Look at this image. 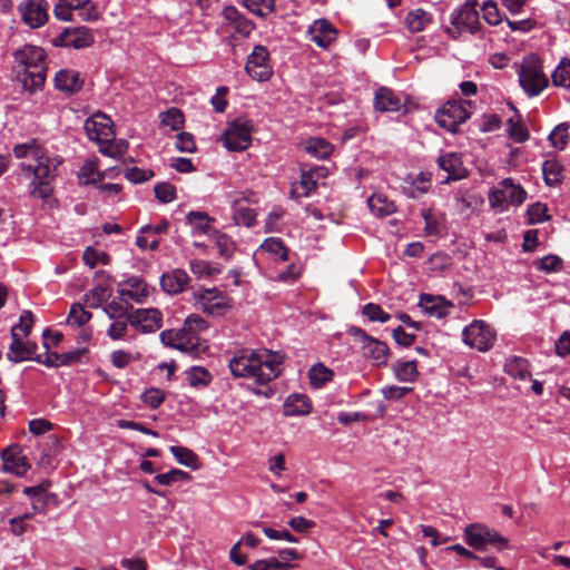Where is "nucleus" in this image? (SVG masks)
Returning a JSON list of instances; mask_svg holds the SVG:
<instances>
[{
    "instance_id": "f257e3e1",
    "label": "nucleus",
    "mask_w": 570,
    "mask_h": 570,
    "mask_svg": "<svg viewBox=\"0 0 570 570\" xmlns=\"http://www.w3.org/2000/svg\"><path fill=\"white\" fill-rule=\"evenodd\" d=\"M283 361V355L266 348H240L229 360L228 367L234 377L252 379L265 385L281 375Z\"/></svg>"
},
{
    "instance_id": "f03ea898",
    "label": "nucleus",
    "mask_w": 570,
    "mask_h": 570,
    "mask_svg": "<svg viewBox=\"0 0 570 570\" xmlns=\"http://www.w3.org/2000/svg\"><path fill=\"white\" fill-rule=\"evenodd\" d=\"M16 59L22 71H19V77L23 88L30 92L41 89L46 80V52L42 48L37 46H24L16 53Z\"/></svg>"
},
{
    "instance_id": "7ed1b4c3",
    "label": "nucleus",
    "mask_w": 570,
    "mask_h": 570,
    "mask_svg": "<svg viewBox=\"0 0 570 570\" xmlns=\"http://www.w3.org/2000/svg\"><path fill=\"white\" fill-rule=\"evenodd\" d=\"M519 83L529 97L540 95L548 87V78L542 71L541 61L535 55L523 57L518 67Z\"/></svg>"
},
{
    "instance_id": "20e7f679",
    "label": "nucleus",
    "mask_w": 570,
    "mask_h": 570,
    "mask_svg": "<svg viewBox=\"0 0 570 570\" xmlns=\"http://www.w3.org/2000/svg\"><path fill=\"white\" fill-rule=\"evenodd\" d=\"M37 166L21 165L22 170H28L33 175V179L29 185V193L32 197L47 199L52 194L51 180L53 178V170L60 164L43 155V159H36Z\"/></svg>"
},
{
    "instance_id": "39448f33",
    "label": "nucleus",
    "mask_w": 570,
    "mask_h": 570,
    "mask_svg": "<svg viewBox=\"0 0 570 570\" xmlns=\"http://www.w3.org/2000/svg\"><path fill=\"white\" fill-rule=\"evenodd\" d=\"M463 538L474 550H484L488 546H493L501 551L508 547L507 538L481 523L468 524L464 528Z\"/></svg>"
},
{
    "instance_id": "423d86ee",
    "label": "nucleus",
    "mask_w": 570,
    "mask_h": 570,
    "mask_svg": "<svg viewBox=\"0 0 570 570\" xmlns=\"http://www.w3.org/2000/svg\"><path fill=\"white\" fill-rule=\"evenodd\" d=\"M470 106L471 101L449 100L436 110L435 121L441 128L454 134L459 126L471 117L468 110Z\"/></svg>"
},
{
    "instance_id": "0eeeda50",
    "label": "nucleus",
    "mask_w": 570,
    "mask_h": 570,
    "mask_svg": "<svg viewBox=\"0 0 570 570\" xmlns=\"http://www.w3.org/2000/svg\"><path fill=\"white\" fill-rule=\"evenodd\" d=\"M347 334L361 344L363 355L371 360L374 365H386L390 348L384 342L370 336L363 328L354 325L348 327Z\"/></svg>"
},
{
    "instance_id": "6e6552de",
    "label": "nucleus",
    "mask_w": 570,
    "mask_h": 570,
    "mask_svg": "<svg viewBox=\"0 0 570 570\" xmlns=\"http://www.w3.org/2000/svg\"><path fill=\"white\" fill-rule=\"evenodd\" d=\"M527 198V191L513 183L512 178H504L489 193V203L493 208L507 209L510 205H521Z\"/></svg>"
},
{
    "instance_id": "1a4fd4ad",
    "label": "nucleus",
    "mask_w": 570,
    "mask_h": 570,
    "mask_svg": "<svg viewBox=\"0 0 570 570\" xmlns=\"http://www.w3.org/2000/svg\"><path fill=\"white\" fill-rule=\"evenodd\" d=\"M252 124L244 118H236L228 124L223 134L225 147L230 151H243L252 141Z\"/></svg>"
},
{
    "instance_id": "9d476101",
    "label": "nucleus",
    "mask_w": 570,
    "mask_h": 570,
    "mask_svg": "<svg viewBox=\"0 0 570 570\" xmlns=\"http://www.w3.org/2000/svg\"><path fill=\"white\" fill-rule=\"evenodd\" d=\"M462 336L466 345L480 352L489 351L495 341L494 331L482 320L473 321L463 330Z\"/></svg>"
},
{
    "instance_id": "9b49d317",
    "label": "nucleus",
    "mask_w": 570,
    "mask_h": 570,
    "mask_svg": "<svg viewBox=\"0 0 570 570\" xmlns=\"http://www.w3.org/2000/svg\"><path fill=\"white\" fill-rule=\"evenodd\" d=\"M194 297L202 311L208 315H223L232 306L227 295L216 287L200 288L195 292Z\"/></svg>"
},
{
    "instance_id": "f8f14e48",
    "label": "nucleus",
    "mask_w": 570,
    "mask_h": 570,
    "mask_svg": "<svg viewBox=\"0 0 570 570\" xmlns=\"http://www.w3.org/2000/svg\"><path fill=\"white\" fill-rule=\"evenodd\" d=\"M246 72L257 81H266L271 78L273 70L269 62V52L266 47L257 45L247 57L245 65Z\"/></svg>"
},
{
    "instance_id": "ddd939ff",
    "label": "nucleus",
    "mask_w": 570,
    "mask_h": 570,
    "mask_svg": "<svg viewBox=\"0 0 570 570\" xmlns=\"http://www.w3.org/2000/svg\"><path fill=\"white\" fill-rule=\"evenodd\" d=\"M127 321L135 330L148 334L163 326V314L158 308H137L128 314Z\"/></svg>"
},
{
    "instance_id": "4468645a",
    "label": "nucleus",
    "mask_w": 570,
    "mask_h": 570,
    "mask_svg": "<svg viewBox=\"0 0 570 570\" xmlns=\"http://www.w3.org/2000/svg\"><path fill=\"white\" fill-rule=\"evenodd\" d=\"M18 10L22 21L32 29L40 28L48 20V2L46 0H23Z\"/></svg>"
},
{
    "instance_id": "2eb2a0df",
    "label": "nucleus",
    "mask_w": 570,
    "mask_h": 570,
    "mask_svg": "<svg viewBox=\"0 0 570 570\" xmlns=\"http://www.w3.org/2000/svg\"><path fill=\"white\" fill-rule=\"evenodd\" d=\"M83 129L87 134V137L98 145L115 134L112 120L102 112H97L94 116L87 118L83 124Z\"/></svg>"
},
{
    "instance_id": "dca6fc26",
    "label": "nucleus",
    "mask_w": 570,
    "mask_h": 570,
    "mask_svg": "<svg viewBox=\"0 0 570 570\" xmlns=\"http://www.w3.org/2000/svg\"><path fill=\"white\" fill-rule=\"evenodd\" d=\"M475 6L476 1L466 2L459 10H455L451 14V24L459 31L466 30L471 33H476L481 28V23Z\"/></svg>"
},
{
    "instance_id": "f3484780",
    "label": "nucleus",
    "mask_w": 570,
    "mask_h": 570,
    "mask_svg": "<svg viewBox=\"0 0 570 570\" xmlns=\"http://www.w3.org/2000/svg\"><path fill=\"white\" fill-rule=\"evenodd\" d=\"M56 47L87 48L94 43V36L87 27L66 28L52 40Z\"/></svg>"
},
{
    "instance_id": "a211bd4d",
    "label": "nucleus",
    "mask_w": 570,
    "mask_h": 570,
    "mask_svg": "<svg viewBox=\"0 0 570 570\" xmlns=\"http://www.w3.org/2000/svg\"><path fill=\"white\" fill-rule=\"evenodd\" d=\"M87 353V348H75L65 353L47 352L46 356L38 354L33 361L41 363L48 367L69 366L81 361V357Z\"/></svg>"
},
{
    "instance_id": "6ab92c4d",
    "label": "nucleus",
    "mask_w": 570,
    "mask_h": 570,
    "mask_svg": "<svg viewBox=\"0 0 570 570\" xmlns=\"http://www.w3.org/2000/svg\"><path fill=\"white\" fill-rule=\"evenodd\" d=\"M438 166L448 173V176L444 180H442V184L460 180L468 177L469 175L468 169L463 166L461 155L456 153H448L441 155L438 158Z\"/></svg>"
},
{
    "instance_id": "aec40b11",
    "label": "nucleus",
    "mask_w": 570,
    "mask_h": 570,
    "mask_svg": "<svg viewBox=\"0 0 570 570\" xmlns=\"http://www.w3.org/2000/svg\"><path fill=\"white\" fill-rule=\"evenodd\" d=\"M3 468L6 471L22 476L30 469V463L19 445H12L2 451L1 454Z\"/></svg>"
},
{
    "instance_id": "412c9836",
    "label": "nucleus",
    "mask_w": 570,
    "mask_h": 570,
    "mask_svg": "<svg viewBox=\"0 0 570 570\" xmlns=\"http://www.w3.org/2000/svg\"><path fill=\"white\" fill-rule=\"evenodd\" d=\"M311 40L318 47L327 49L336 39V29L325 19L316 20L308 30Z\"/></svg>"
},
{
    "instance_id": "4be33fe9",
    "label": "nucleus",
    "mask_w": 570,
    "mask_h": 570,
    "mask_svg": "<svg viewBox=\"0 0 570 570\" xmlns=\"http://www.w3.org/2000/svg\"><path fill=\"white\" fill-rule=\"evenodd\" d=\"M419 306L429 316L443 318L449 314L452 303L446 302L442 296H433L431 294H421Z\"/></svg>"
},
{
    "instance_id": "5701e85b",
    "label": "nucleus",
    "mask_w": 570,
    "mask_h": 570,
    "mask_svg": "<svg viewBox=\"0 0 570 570\" xmlns=\"http://www.w3.org/2000/svg\"><path fill=\"white\" fill-rule=\"evenodd\" d=\"M160 342L166 345L179 350L181 352H188L196 350V343H193L187 336L184 327L178 330H166L159 334Z\"/></svg>"
},
{
    "instance_id": "b1692460",
    "label": "nucleus",
    "mask_w": 570,
    "mask_h": 570,
    "mask_svg": "<svg viewBox=\"0 0 570 570\" xmlns=\"http://www.w3.org/2000/svg\"><path fill=\"white\" fill-rule=\"evenodd\" d=\"M55 86L58 90L71 95L81 90L83 80L78 71L61 69L56 73Z\"/></svg>"
},
{
    "instance_id": "393cba45",
    "label": "nucleus",
    "mask_w": 570,
    "mask_h": 570,
    "mask_svg": "<svg viewBox=\"0 0 570 570\" xmlns=\"http://www.w3.org/2000/svg\"><path fill=\"white\" fill-rule=\"evenodd\" d=\"M189 281L184 269H174L171 273L163 274L160 278L161 288L168 294L181 293Z\"/></svg>"
},
{
    "instance_id": "a878e982",
    "label": "nucleus",
    "mask_w": 570,
    "mask_h": 570,
    "mask_svg": "<svg viewBox=\"0 0 570 570\" xmlns=\"http://www.w3.org/2000/svg\"><path fill=\"white\" fill-rule=\"evenodd\" d=\"M402 104L400 98L387 87H381L376 90L374 97V107L381 112L397 111Z\"/></svg>"
},
{
    "instance_id": "bb28decb",
    "label": "nucleus",
    "mask_w": 570,
    "mask_h": 570,
    "mask_svg": "<svg viewBox=\"0 0 570 570\" xmlns=\"http://www.w3.org/2000/svg\"><path fill=\"white\" fill-rule=\"evenodd\" d=\"M283 409L286 416L307 415L312 411V404L304 394H291L286 397Z\"/></svg>"
},
{
    "instance_id": "cd10ccee",
    "label": "nucleus",
    "mask_w": 570,
    "mask_h": 570,
    "mask_svg": "<svg viewBox=\"0 0 570 570\" xmlns=\"http://www.w3.org/2000/svg\"><path fill=\"white\" fill-rule=\"evenodd\" d=\"M125 284L128 288H119V295L121 297H128L136 303H142L148 295L146 283L137 276H131L125 281Z\"/></svg>"
},
{
    "instance_id": "c85d7f7f",
    "label": "nucleus",
    "mask_w": 570,
    "mask_h": 570,
    "mask_svg": "<svg viewBox=\"0 0 570 570\" xmlns=\"http://www.w3.org/2000/svg\"><path fill=\"white\" fill-rule=\"evenodd\" d=\"M27 338L28 337L20 335V333H17L16 328H11V344L7 353L9 361L13 363L28 361Z\"/></svg>"
},
{
    "instance_id": "c756f323",
    "label": "nucleus",
    "mask_w": 570,
    "mask_h": 570,
    "mask_svg": "<svg viewBox=\"0 0 570 570\" xmlns=\"http://www.w3.org/2000/svg\"><path fill=\"white\" fill-rule=\"evenodd\" d=\"M563 170L564 168L558 159L551 158L544 160L542 164L544 183L550 187L560 185L563 179Z\"/></svg>"
},
{
    "instance_id": "7c9ffc66",
    "label": "nucleus",
    "mask_w": 570,
    "mask_h": 570,
    "mask_svg": "<svg viewBox=\"0 0 570 570\" xmlns=\"http://www.w3.org/2000/svg\"><path fill=\"white\" fill-rule=\"evenodd\" d=\"M504 372L508 375L520 380H527L531 376L530 364L528 360L520 356H511L507 358L504 363Z\"/></svg>"
},
{
    "instance_id": "2f4dec72",
    "label": "nucleus",
    "mask_w": 570,
    "mask_h": 570,
    "mask_svg": "<svg viewBox=\"0 0 570 570\" xmlns=\"http://www.w3.org/2000/svg\"><path fill=\"white\" fill-rule=\"evenodd\" d=\"M116 135L112 134L111 137L107 140H102L101 144H99V151L111 158H120L122 157L127 150H128V142L125 139H116Z\"/></svg>"
},
{
    "instance_id": "473e14b6",
    "label": "nucleus",
    "mask_w": 570,
    "mask_h": 570,
    "mask_svg": "<svg viewBox=\"0 0 570 570\" xmlns=\"http://www.w3.org/2000/svg\"><path fill=\"white\" fill-rule=\"evenodd\" d=\"M393 373L400 382H414L419 376L416 361H396L392 365Z\"/></svg>"
},
{
    "instance_id": "72a5a7b5",
    "label": "nucleus",
    "mask_w": 570,
    "mask_h": 570,
    "mask_svg": "<svg viewBox=\"0 0 570 570\" xmlns=\"http://www.w3.org/2000/svg\"><path fill=\"white\" fill-rule=\"evenodd\" d=\"M367 205L371 212L379 217H385L396 212L395 204L382 194L372 195L367 199Z\"/></svg>"
},
{
    "instance_id": "f704fd0d",
    "label": "nucleus",
    "mask_w": 570,
    "mask_h": 570,
    "mask_svg": "<svg viewBox=\"0 0 570 570\" xmlns=\"http://www.w3.org/2000/svg\"><path fill=\"white\" fill-rule=\"evenodd\" d=\"M186 220L193 228V235H205L210 233V223L214 218L205 212H189Z\"/></svg>"
},
{
    "instance_id": "c9c22d12",
    "label": "nucleus",
    "mask_w": 570,
    "mask_h": 570,
    "mask_svg": "<svg viewBox=\"0 0 570 570\" xmlns=\"http://www.w3.org/2000/svg\"><path fill=\"white\" fill-rule=\"evenodd\" d=\"M233 219L236 225L250 227L255 223L256 213L254 209L246 206L243 199H235L233 205Z\"/></svg>"
},
{
    "instance_id": "e433bc0d",
    "label": "nucleus",
    "mask_w": 570,
    "mask_h": 570,
    "mask_svg": "<svg viewBox=\"0 0 570 570\" xmlns=\"http://www.w3.org/2000/svg\"><path fill=\"white\" fill-rule=\"evenodd\" d=\"M43 148L37 139H30L27 142L18 144L13 147V155L21 159L32 157L33 159H43Z\"/></svg>"
},
{
    "instance_id": "4c0bfd02",
    "label": "nucleus",
    "mask_w": 570,
    "mask_h": 570,
    "mask_svg": "<svg viewBox=\"0 0 570 570\" xmlns=\"http://www.w3.org/2000/svg\"><path fill=\"white\" fill-rule=\"evenodd\" d=\"M169 451L179 464L190 468L191 470H197L199 468V459L190 449L171 445Z\"/></svg>"
},
{
    "instance_id": "58836bf2",
    "label": "nucleus",
    "mask_w": 570,
    "mask_h": 570,
    "mask_svg": "<svg viewBox=\"0 0 570 570\" xmlns=\"http://www.w3.org/2000/svg\"><path fill=\"white\" fill-rule=\"evenodd\" d=\"M183 327L190 341L197 344V335L207 330L208 324L202 316L191 314L185 320Z\"/></svg>"
},
{
    "instance_id": "ea45409f",
    "label": "nucleus",
    "mask_w": 570,
    "mask_h": 570,
    "mask_svg": "<svg viewBox=\"0 0 570 570\" xmlns=\"http://www.w3.org/2000/svg\"><path fill=\"white\" fill-rule=\"evenodd\" d=\"M324 167H315L302 171L299 184L304 189L303 196H309V194L317 188V180L315 177L324 176Z\"/></svg>"
},
{
    "instance_id": "a19ab883",
    "label": "nucleus",
    "mask_w": 570,
    "mask_h": 570,
    "mask_svg": "<svg viewBox=\"0 0 570 570\" xmlns=\"http://www.w3.org/2000/svg\"><path fill=\"white\" fill-rule=\"evenodd\" d=\"M405 21L411 32H420L431 21V16L423 9H415L407 13Z\"/></svg>"
},
{
    "instance_id": "79ce46f5",
    "label": "nucleus",
    "mask_w": 570,
    "mask_h": 570,
    "mask_svg": "<svg viewBox=\"0 0 570 570\" xmlns=\"http://www.w3.org/2000/svg\"><path fill=\"white\" fill-rule=\"evenodd\" d=\"M308 377L311 385L318 389L332 380L333 371L318 363L309 368Z\"/></svg>"
},
{
    "instance_id": "37998d69",
    "label": "nucleus",
    "mask_w": 570,
    "mask_h": 570,
    "mask_svg": "<svg viewBox=\"0 0 570 570\" xmlns=\"http://www.w3.org/2000/svg\"><path fill=\"white\" fill-rule=\"evenodd\" d=\"M306 151L316 158L324 159L333 151V146L324 138H311L307 140Z\"/></svg>"
},
{
    "instance_id": "c03bdc74",
    "label": "nucleus",
    "mask_w": 570,
    "mask_h": 570,
    "mask_svg": "<svg viewBox=\"0 0 570 570\" xmlns=\"http://www.w3.org/2000/svg\"><path fill=\"white\" fill-rule=\"evenodd\" d=\"M551 77L554 86L570 89V59H562Z\"/></svg>"
},
{
    "instance_id": "a18cd8bd",
    "label": "nucleus",
    "mask_w": 570,
    "mask_h": 570,
    "mask_svg": "<svg viewBox=\"0 0 570 570\" xmlns=\"http://www.w3.org/2000/svg\"><path fill=\"white\" fill-rule=\"evenodd\" d=\"M91 313L86 311L80 303L71 305L67 323L71 326L80 327L91 318Z\"/></svg>"
},
{
    "instance_id": "49530a36",
    "label": "nucleus",
    "mask_w": 570,
    "mask_h": 570,
    "mask_svg": "<svg viewBox=\"0 0 570 570\" xmlns=\"http://www.w3.org/2000/svg\"><path fill=\"white\" fill-rule=\"evenodd\" d=\"M262 249L266 250L269 254L278 256V258L283 262L288 259L287 248L285 247L283 240L277 237H269L264 240L262 244Z\"/></svg>"
},
{
    "instance_id": "de8ad7c7",
    "label": "nucleus",
    "mask_w": 570,
    "mask_h": 570,
    "mask_svg": "<svg viewBox=\"0 0 570 570\" xmlns=\"http://www.w3.org/2000/svg\"><path fill=\"white\" fill-rule=\"evenodd\" d=\"M187 380L190 386L208 385L212 381V375L207 368L202 366H193L187 373Z\"/></svg>"
},
{
    "instance_id": "09e8293b",
    "label": "nucleus",
    "mask_w": 570,
    "mask_h": 570,
    "mask_svg": "<svg viewBox=\"0 0 570 570\" xmlns=\"http://www.w3.org/2000/svg\"><path fill=\"white\" fill-rule=\"evenodd\" d=\"M362 314L371 322L386 323L391 320V315L375 303H367L362 308Z\"/></svg>"
},
{
    "instance_id": "8fccbe9b",
    "label": "nucleus",
    "mask_w": 570,
    "mask_h": 570,
    "mask_svg": "<svg viewBox=\"0 0 570 570\" xmlns=\"http://www.w3.org/2000/svg\"><path fill=\"white\" fill-rule=\"evenodd\" d=\"M190 479V474L179 469H171L167 473H160L155 476V480L161 485H171L176 482L186 481Z\"/></svg>"
},
{
    "instance_id": "3c124183",
    "label": "nucleus",
    "mask_w": 570,
    "mask_h": 570,
    "mask_svg": "<svg viewBox=\"0 0 570 570\" xmlns=\"http://www.w3.org/2000/svg\"><path fill=\"white\" fill-rule=\"evenodd\" d=\"M295 564L281 562L276 558H271L266 560H257L249 566L250 570H288L294 568Z\"/></svg>"
},
{
    "instance_id": "603ef678",
    "label": "nucleus",
    "mask_w": 570,
    "mask_h": 570,
    "mask_svg": "<svg viewBox=\"0 0 570 570\" xmlns=\"http://www.w3.org/2000/svg\"><path fill=\"white\" fill-rule=\"evenodd\" d=\"M568 128L567 124H560L550 132L549 140L554 148H566L569 140Z\"/></svg>"
},
{
    "instance_id": "864d4df0",
    "label": "nucleus",
    "mask_w": 570,
    "mask_h": 570,
    "mask_svg": "<svg viewBox=\"0 0 570 570\" xmlns=\"http://www.w3.org/2000/svg\"><path fill=\"white\" fill-rule=\"evenodd\" d=\"M165 399V392L157 387H149L141 394L142 403L153 410L158 409Z\"/></svg>"
},
{
    "instance_id": "5fc2aeb1",
    "label": "nucleus",
    "mask_w": 570,
    "mask_h": 570,
    "mask_svg": "<svg viewBox=\"0 0 570 570\" xmlns=\"http://www.w3.org/2000/svg\"><path fill=\"white\" fill-rule=\"evenodd\" d=\"M507 132L509 138L515 142H524L529 139L527 127L519 121H514L512 118L508 120Z\"/></svg>"
},
{
    "instance_id": "6e6d98bb",
    "label": "nucleus",
    "mask_w": 570,
    "mask_h": 570,
    "mask_svg": "<svg viewBox=\"0 0 570 570\" xmlns=\"http://www.w3.org/2000/svg\"><path fill=\"white\" fill-rule=\"evenodd\" d=\"M215 233V245L218 249V253L224 258H229L235 249V243L232 240V238L225 234L218 233L217 230Z\"/></svg>"
},
{
    "instance_id": "4d7b16f0",
    "label": "nucleus",
    "mask_w": 570,
    "mask_h": 570,
    "mask_svg": "<svg viewBox=\"0 0 570 570\" xmlns=\"http://www.w3.org/2000/svg\"><path fill=\"white\" fill-rule=\"evenodd\" d=\"M82 259L86 265H88L90 268L96 267L98 263H101L104 265L109 264V256L108 254L104 252H98L91 246H88L82 255Z\"/></svg>"
},
{
    "instance_id": "13d9d810",
    "label": "nucleus",
    "mask_w": 570,
    "mask_h": 570,
    "mask_svg": "<svg viewBox=\"0 0 570 570\" xmlns=\"http://www.w3.org/2000/svg\"><path fill=\"white\" fill-rule=\"evenodd\" d=\"M431 175L425 173H420L412 183L411 190L409 196L412 198L417 197V195H422L429 191L430 189Z\"/></svg>"
},
{
    "instance_id": "bf43d9fd",
    "label": "nucleus",
    "mask_w": 570,
    "mask_h": 570,
    "mask_svg": "<svg viewBox=\"0 0 570 570\" xmlns=\"http://www.w3.org/2000/svg\"><path fill=\"white\" fill-rule=\"evenodd\" d=\"M156 198L164 204L176 199V188L169 183H158L154 187Z\"/></svg>"
},
{
    "instance_id": "052dcab7",
    "label": "nucleus",
    "mask_w": 570,
    "mask_h": 570,
    "mask_svg": "<svg viewBox=\"0 0 570 570\" xmlns=\"http://www.w3.org/2000/svg\"><path fill=\"white\" fill-rule=\"evenodd\" d=\"M161 124L173 130H178L184 124V116L179 109L171 108L161 114Z\"/></svg>"
},
{
    "instance_id": "680f3d73",
    "label": "nucleus",
    "mask_w": 570,
    "mask_h": 570,
    "mask_svg": "<svg viewBox=\"0 0 570 570\" xmlns=\"http://www.w3.org/2000/svg\"><path fill=\"white\" fill-rule=\"evenodd\" d=\"M50 504L57 505V498L47 490L40 497L35 498L31 502V508L33 513H46Z\"/></svg>"
},
{
    "instance_id": "e2e57ef3",
    "label": "nucleus",
    "mask_w": 570,
    "mask_h": 570,
    "mask_svg": "<svg viewBox=\"0 0 570 570\" xmlns=\"http://www.w3.org/2000/svg\"><path fill=\"white\" fill-rule=\"evenodd\" d=\"M527 215L530 225L542 223L548 219L547 206L541 203H534L528 207Z\"/></svg>"
},
{
    "instance_id": "0e129e2a",
    "label": "nucleus",
    "mask_w": 570,
    "mask_h": 570,
    "mask_svg": "<svg viewBox=\"0 0 570 570\" xmlns=\"http://www.w3.org/2000/svg\"><path fill=\"white\" fill-rule=\"evenodd\" d=\"M153 170H145L138 167L126 169L125 177L134 184H141L154 177Z\"/></svg>"
},
{
    "instance_id": "69168bd1",
    "label": "nucleus",
    "mask_w": 570,
    "mask_h": 570,
    "mask_svg": "<svg viewBox=\"0 0 570 570\" xmlns=\"http://www.w3.org/2000/svg\"><path fill=\"white\" fill-rule=\"evenodd\" d=\"M482 11L483 18L489 24L497 26L501 22L499 9L495 2L491 0L485 1L482 6Z\"/></svg>"
},
{
    "instance_id": "338daca9",
    "label": "nucleus",
    "mask_w": 570,
    "mask_h": 570,
    "mask_svg": "<svg viewBox=\"0 0 570 570\" xmlns=\"http://www.w3.org/2000/svg\"><path fill=\"white\" fill-rule=\"evenodd\" d=\"M175 146L181 153H193L196 150L194 136L186 131L177 135Z\"/></svg>"
},
{
    "instance_id": "774afa93",
    "label": "nucleus",
    "mask_w": 570,
    "mask_h": 570,
    "mask_svg": "<svg viewBox=\"0 0 570 570\" xmlns=\"http://www.w3.org/2000/svg\"><path fill=\"white\" fill-rule=\"evenodd\" d=\"M33 325V314L30 311H23L19 318V324L12 328L17 330L23 337H28Z\"/></svg>"
}]
</instances>
